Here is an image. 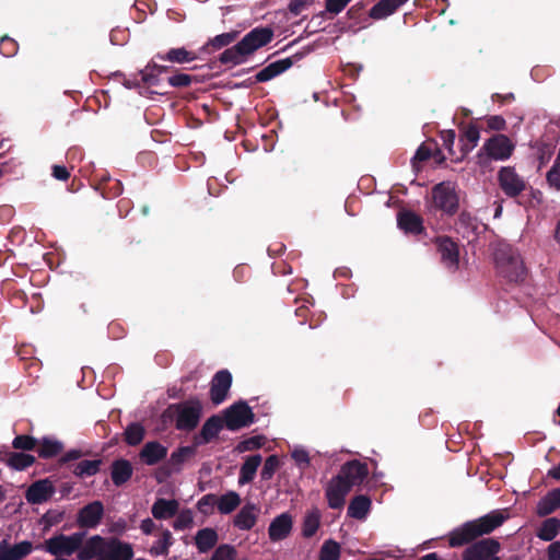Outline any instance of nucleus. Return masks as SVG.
<instances>
[{"label": "nucleus", "mask_w": 560, "mask_h": 560, "mask_svg": "<svg viewBox=\"0 0 560 560\" xmlns=\"http://www.w3.org/2000/svg\"><path fill=\"white\" fill-rule=\"evenodd\" d=\"M508 518L503 511L494 510L477 520L468 521L453 529L448 535V545L452 548L470 544L462 555L463 560H487L501 550V544L495 538H477L492 533Z\"/></svg>", "instance_id": "f257e3e1"}, {"label": "nucleus", "mask_w": 560, "mask_h": 560, "mask_svg": "<svg viewBox=\"0 0 560 560\" xmlns=\"http://www.w3.org/2000/svg\"><path fill=\"white\" fill-rule=\"evenodd\" d=\"M133 546L117 537L93 535L86 538L79 560H132Z\"/></svg>", "instance_id": "f03ea898"}, {"label": "nucleus", "mask_w": 560, "mask_h": 560, "mask_svg": "<svg viewBox=\"0 0 560 560\" xmlns=\"http://www.w3.org/2000/svg\"><path fill=\"white\" fill-rule=\"evenodd\" d=\"M275 36L270 26H257L249 31L237 44L226 48L220 56L222 65L237 66L247 60L256 50L267 46Z\"/></svg>", "instance_id": "7ed1b4c3"}, {"label": "nucleus", "mask_w": 560, "mask_h": 560, "mask_svg": "<svg viewBox=\"0 0 560 560\" xmlns=\"http://www.w3.org/2000/svg\"><path fill=\"white\" fill-rule=\"evenodd\" d=\"M202 416V404L197 398H190L186 401L168 405L161 415L163 428L175 424L178 431H194Z\"/></svg>", "instance_id": "20e7f679"}, {"label": "nucleus", "mask_w": 560, "mask_h": 560, "mask_svg": "<svg viewBox=\"0 0 560 560\" xmlns=\"http://www.w3.org/2000/svg\"><path fill=\"white\" fill-rule=\"evenodd\" d=\"M494 264L500 277L510 283H518L525 279L526 268L516 248L500 242L494 249Z\"/></svg>", "instance_id": "39448f33"}, {"label": "nucleus", "mask_w": 560, "mask_h": 560, "mask_svg": "<svg viewBox=\"0 0 560 560\" xmlns=\"http://www.w3.org/2000/svg\"><path fill=\"white\" fill-rule=\"evenodd\" d=\"M85 537L86 532L84 530L71 535L57 534L46 539L44 544L36 545L35 549L45 550L56 558L77 553L79 560V555L84 549Z\"/></svg>", "instance_id": "423d86ee"}, {"label": "nucleus", "mask_w": 560, "mask_h": 560, "mask_svg": "<svg viewBox=\"0 0 560 560\" xmlns=\"http://www.w3.org/2000/svg\"><path fill=\"white\" fill-rule=\"evenodd\" d=\"M515 149L511 139L503 135L497 133L490 137L477 153L478 163L486 166L490 161H505L511 158Z\"/></svg>", "instance_id": "0eeeda50"}, {"label": "nucleus", "mask_w": 560, "mask_h": 560, "mask_svg": "<svg viewBox=\"0 0 560 560\" xmlns=\"http://www.w3.org/2000/svg\"><path fill=\"white\" fill-rule=\"evenodd\" d=\"M434 207L447 215H454L459 208V198L451 182H442L432 188Z\"/></svg>", "instance_id": "6e6552de"}, {"label": "nucleus", "mask_w": 560, "mask_h": 560, "mask_svg": "<svg viewBox=\"0 0 560 560\" xmlns=\"http://www.w3.org/2000/svg\"><path fill=\"white\" fill-rule=\"evenodd\" d=\"M223 422L231 431L248 427L255 421V415L246 401L240 400L223 412Z\"/></svg>", "instance_id": "1a4fd4ad"}, {"label": "nucleus", "mask_w": 560, "mask_h": 560, "mask_svg": "<svg viewBox=\"0 0 560 560\" xmlns=\"http://www.w3.org/2000/svg\"><path fill=\"white\" fill-rule=\"evenodd\" d=\"M498 184L509 198L521 196L527 188V183L512 166H502L498 172Z\"/></svg>", "instance_id": "9d476101"}, {"label": "nucleus", "mask_w": 560, "mask_h": 560, "mask_svg": "<svg viewBox=\"0 0 560 560\" xmlns=\"http://www.w3.org/2000/svg\"><path fill=\"white\" fill-rule=\"evenodd\" d=\"M440 254L441 264L450 271L455 272L459 268V246L447 235L436 236L433 241Z\"/></svg>", "instance_id": "9b49d317"}, {"label": "nucleus", "mask_w": 560, "mask_h": 560, "mask_svg": "<svg viewBox=\"0 0 560 560\" xmlns=\"http://www.w3.org/2000/svg\"><path fill=\"white\" fill-rule=\"evenodd\" d=\"M293 66L291 57L273 61L258 71L255 77L248 78L245 81L236 84L237 88H250L258 82H267L280 75Z\"/></svg>", "instance_id": "f8f14e48"}, {"label": "nucleus", "mask_w": 560, "mask_h": 560, "mask_svg": "<svg viewBox=\"0 0 560 560\" xmlns=\"http://www.w3.org/2000/svg\"><path fill=\"white\" fill-rule=\"evenodd\" d=\"M351 491L350 485L335 476L327 483L325 495L328 506L334 510H340L346 503V497Z\"/></svg>", "instance_id": "ddd939ff"}, {"label": "nucleus", "mask_w": 560, "mask_h": 560, "mask_svg": "<svg viewBox=\"0 0 560 560\" xmlns=\"http://www.w3.org/2000/svg\"><path fill=\"white\" fill-rule=\"evenodd\" d=\"M104 515V505L101 501H93L81 508L77 514V525L80 528H96Z\"/></svg>", "instance_id": "4468645a"}, {"label": "nucleus", "mask_w": 560, "mask_h": 560, "mask_svg": "<svg viewBox=\"0 0 560 560\" xmlns=\"http://www.w3.org/2000/svg\"><path fill=\"white\" fill-rule=\"evenodd\" d=\"M369 475V467L365 463L358 459L346 462L338 472L343 481L350 485L352 489L354 486L361 485Z\"/></svg>", "instance_id": "2eb2a0df"}, {"label": "nucleus", "mask_w": 560, "mask_h": 560, "mask_svg": "<svg viewBox=\"0 0 560 560\" xmlns=\"http://www.w3.org/2000/svg\"><path fill=\"white\" fill-rule=\"evenodd\" d=\"M232 385V374L228 370L217 372L210 385V398L214 405L222 404Z\"/></svg>", "instance_id": "dca6fc26"}, {"label": "nucleus", "mask_w": 560, "mask_h": 560, "mask_svg": "<svg viewBox=\"0 0 560 560\" xmlns=\"http://www.w3.org/2000/svg\"><path fill=\"white\" fill-rule=\"evenodd\" d=\"M224 425L225 423L223 422V419L218 415H213L210 418H208L202 424L199 433L192 436V442L195 443V446L199 447L201 445L212 442L214 439L218 438L219 433L221 432Z\"/></svg>", "instance_id": "f3484780"}, {"label": "nucleus", "mask_w": 560, "mask_h": 560, "mask_svg": "<svg viewBox=\"0 0 560 560\" xmlns=\"http://www.w3.org/2000/svg\"><path fill=\"white\" fill-rule=\"evenodd\" d=\"M198 446H195L192 442L191 445L188 446H179L175 450L167 462V467L163 468L165 476H170L172 472H179L182 470V465L195 457L197 454Z\"/></svg>", "instance_id": "a211bd4d"}, {"label": "nucleus", "mask_w": 560, "mask_h": 560, "mask_svg": "<svg viewBox=\"0 0 560 560\" xmlns=\"http://www.w3.org/2000/svg\"><path fill=\"white\" fill-rule=\"evenodd\" d=\"M54 492V485L48 479H42L33 482L28 487L25 498L31 504H42L46 502Z\"/></svg>", "instance_id": "6ab92c4d"}, {"label": "nucleus", "mask_w": 560, "mask_h": 560, "mask_svg": "<svg viewBox=\"0 0 560 560\" xmlns=\"http://www.w3.org/2000/svg\"><path fill=\"white\" fill-rule=\"evenodd\" d=\"M35 549L28 540L9 546L5 539L0 541V560H23Z\"/></svg>", "instance_id": "aec40b11"}, {"label": "nucleus", "mask_w": 560, "mask_h": 560, "mask_svg": "<svg viewBox=\"0 0 560 560\" xmlns=\"http://www.w3.org/2000/svg\"><path fill=\"white\" fill-rule=\"evenodd\" d=\"M292 516L288 513H282L276 516L269 527L268 535L271 541H280L285 539L292 530Z\"/></svg>", "instance_id": "412c9836"}, {"label": "nucleus", "mask_w": 560, "mask_h": 560, "mask_svg": "<svg viewBox=\"0 0 560 560\" xmlns=\"http://www.w3.org/2000/svg\"><path fill=\"white\" fill-rule=\"evenodd\" d=\"M167 456V447L158 441L147 442L139 453L140 460L148 465L154 466Z\"/></svg>", "instance_id": "4be33fe9"}, {"label": "nucleus", "mask_w": 560, "mask_h": 560, "mask_svg": "<svg viewBox=\"0 0 560 560\" xmlns=\"http://www.w3.org/2000/svg\"><path fill=\"white\" fill-rule=\"evenodd\" d=\"M170 67L158 65L152 60L145 66L144 69L140 70V81L149 88H159L163 83V79L161 78V75L163 73L170 72Z\"/></svg>", "instance_id": "5701e85b"}, {"label": "nucleus", "mask_w": 560, "mask_h": 560, "mask_svg": "<svg viewBox=\"0 0 560 560\" xmlns=\"http://www.w3.org/2000/svg\"><path fill=\"white\" fill-rule=\"evenodd\" d=\"M259 509L253 504H245L235 515L233 525L240 530H250L257 522Z\"/></svg>", "instance_id": "b1692460"}, {"label": "nucleus", "mask_w": 560, "mask_h": 560, "mask_svg": "<svg viewBox=\"0 0 560 560\" xmlns=\"http://www.w3.org/2000/svg\"><path fill=\"white\" fill-rule=\"evenodd\" d=\"M399 229L406 233L420 234L424 231L422 218L413 211L402 210L397 215Z\"/></svg>", "instance_id": "393cba45"}, {"label": "nucleus", "mask_w": 560, "mask_h": 560, "mask_svg": "<svg viewBox=\"0 0 560 560\" xmlns=\"http://www.w3.org/2000/svg\"><path fill=\"white\" fill-rule=\"evenodd\" d=\"M240 35L238 31H230L209 38L199 49L200 54H212L234 43Z\"/></svg>", "instance_id": "a878e982"}, {"label": "nucleus", "mask_w": 560, "mask_h": 560, "mask_svg": "<svg viewBox=\"0 0 560 560\" xmlns=\"http://www.w3.org/2000/svg\"><path fill=\"white\" fill-rule=\"evenodd\" d=\"M155 58L162 61H168L172 63H187L195 61L198 58V54L188 50L185 47L171 48L166 52H158Z\"/></svg>", "instance_id": "bb28decb"}, {"label": "nucleus", "mask_w": 560, "mask_h": 560, "mask_svg": "<svg viewBox=\"0 0 560 560\" xmlns=\"http://www.w3.org/2000/svg\"><path fill=\"white\" fill-rule=\"evenodd\" d=\"M480 138L479 128L470 122L460 128L459 142L462 144V158L467 155L478 143Z\"/></svg>", "instance_id": "cd10ccee"}, {"label": "nucleus", "mask_w": 560, "mask_h": 560, "mask_svg": "<svg viewBox=\"0 0 560 560\" xmlns=\"http://www.w3.org/2000/svg\"><path fill=\"white\" fill-rule=\"evenodd\" d=\"M408 0H380L374 4L368 15L373 20H383L394 14L398 8L405 4Z\"/></svg>", "instance_id": "c85d7f7f"}, {"label": "nucleus", "mask_w": 560, "mask_h": 560, "mask_svg": "<svg viewBox=\"0 0 560 560\" xmlns=\"http://www.w3.org/2000/svg\"><path fill=\"white\" fill-rule=\"evenodd\" d=\"M133 469L129 460L119 458L112 463L110 477L116 487L125 485L132 476Z\"/></svg>", "instance_id": "c756f323"}, {"label": "nucleus", "mask_w": 560, "mask_h": 560, "mask_svg": "<svg viewBox=\"0 0 560 560\" xmlns=\"http://www.w3.org/2000/svg\"><path fill=\"white\" fill-rule=\"evenodd\" d=\"M262 462L260 454L247 456L240 468L238 485L244 486L250 483Z\"/></svg>", "instance_id": "7c9ffc66"}, {"label": "nucleus", "mask_w": 560, "mask_h": 560, "mask_svg": "<svg viewBox=\"0 0 560 560\" xmlns=\"http://www.w3.org/2000/svg\"><path fill=\"white\" fill-rule=\"evenodd\" d=\"M179 503L176 500L156 499L151 508V513L156 520H167L178 512Z\"/></svg>", "instance_id": "2f4dec72"}, {"label": "nucleus", "mask_w": 560, "mask_h": 560, "mask_svg": "<svg viewBox=\"0 0 560 560\" xmlns=\"http://www.w3.org/2000/svg\"><path fill=\"white\" fill-rule=\"evenodd\" d=\"M218 533L211 527L201 528L195 536V545L200 553L210 551L217 545Z\"/></svg>", "instance_id": "473e14b6"}, {"label": "nucleus", "mask_w": 560, "mask_h": 560, "mask_svg": "<svg viewBox=\"0 0 560 560\" xmlns=\"http://www.w3.org/2000/svg\"><path fill=\"white\" fill-rule=\"evenodd\" d=\"M455 229L463 238H467L469 241L471 236H476L478 220L469 212L463 211L458 217Z\"/></svg>", "instance_id": "72a5a7b5"}, {"label": "nucleus", "mask_w": 560, "mask_h": 560, "mask_svg": "<svg viewBox=\"0 0 560 560\" xmlns=\"http://www.w3.org/2000/svg\"><path fill=\"white\" fill-rule=\"evenodd\" d=\"M560 508V488L549 491L542 497L538 504L536 512L539 516H547Z\"/></svg>", "instance_id": "f704fd0d"}, {"label": "nucleus", "mask_w": 560, "mask_h": 560, "mask_svg": "<svg viewBox=\"0 0 560 560\" xmlns=\"http://www.w3.org/2000/svg\"><path fill=\"white\" fill-rule=\"evenodd\" d=\"M371 509V499L368 495H355L351 499L348 505V516L355 520L365 518Z\"/></svg>", "instance_id": "c9c22d12"}, {"label": "nucleus", "mask_w": 560, "mask_h": 560, "mask_svg": "<svg viewBox=\"0 0 560 560\" xmlns=\"http://www.w3.org/2000/svg\"><path fill=\"white\" fill-rule=\"evenodd\" d=\"M37 445L38 456L44 459L56 457L63 451L62 442L48 436H44Z\"/></svg>", "instance_id": "e433bc0d"}, {"label": "nucleus", "mask_w": 560, "mask_h": 560, "mask_svg": "<svg viewBox=\"0 0 560 560\" xmlns=\"http://www.w3.org/2000/svg\"><path fill=\"white\" fill-rule=\"evenodd\" d=\"M560 532V520L557 517H549L545 520L538 532L537 537L544 541H551Z\"/></svg>", "instance_id": "4c0bfd02"}, {"label": "nucleus", "mask_w": 560, "mask_h": 560, "mask_svg": "<svg viewBox=\"0 0 560 560\" xmlns=\"http://www.w3.org/2000/svg\"><path fill=\"white\" fill-rule=\"evenodd\" d=\"M241 504V497L235 491H229L218 497L217 508L221 514H230Z\"/></svg>", "instance_id": "58836bf2"}, {"label": "nucleus", "mask_w": 560, "mask_h": 560, "mask_svg": "<svg viewBox=\"0 0 560 560\" xmlns=\"http://www.w3.org/2000/svg\"><path fill=\"white\" fill-rule=\"evenodd\" d=\"M101 465V459H83L73 465L72 472L80 478L91 477L100 471Z\"/></svg>", "instance_id": "ea45409f"}, {"label": "nucleus", "mask_w": 560, "mask_h": 560, "mask_svg": "<svg viewBox=\"0 0 560 560\" xmlns=\"http://www.w3.org/2000/svg\"><path fill=\"white\" fill-rule=\"evenodd\" d=\"M320 525V513L317 509H314L313 511L308 512L302 524V535L305 538L313 537L316 532L318 530Z\"/></svg>", "instance_id": "a19ab883"}, {"label": "nucleus", "mask_w": 560, "mask_h": 560, "mask_svg": "<svg viewBox=\"0 0 560 560\" xmlns=\"http://www.w3.org/2000/svg\"><path fill=\"white\" fill-rule=\"evenodd\" d=\"M144 435L145 430L143 425L139 422H132L125 429L124 441L130 446H136L143 441Z\"/></svg>", "instance_id": "79ce46f5"}, {"label": "nucleus", "mask_w": 560, "mask_h": 560, "mask_svg": "<svg viewBox=\"0 0 560 560\" xmlns=\"http://www.w3.org/2000/svg\"><path fill=\"white\" fill-rule=\"evenodd\" d=\"M173 542L172 533L168 529H164L161 538L151 547L150 553L153 556H167Z\"/></svg>", "instance_id": "37998d69"}, {"label": "nucleus", "mask_w": 560, "mask_h": 560, "mask_svg": "<svg viewBox=\"0 0 560 560\" xmlns=\"http://www.w3.org/2000/svg\"><path fill=\"white\" fill-rule=\"evenodd\" d=\"M35 463V457L25 453H11L8 465L16 470H24Z\"/></svg>", "instance_id": "c03bdc74"}, {"label": "nucleus", "mask_w": 560, "mask_h": 560, "mask_svg": "<svg viewBox=\"0 0 560 560\" xmlns=\"http://www.w3.org/2000/svg\"><path fill=\"white\" fill-rule=\"evenodd\" d=\"M340 550V545L336 540L327 539L320 547L319 560H339Z\"/></svg>", "instance_id": "a18cd8bd"}, {"label": "nucleus", "mask_w": 560, "mask_h": 560, "mask_svg": "<svg viewBox=\"0 0 560 560\" xmlns=\"http://www.w3.org/2000/svg\"><path fill=\"white\" fill-rule=\"evenodd\" d=\"M368 5L366 0H361L350 7L347 11V16L354 21L355 24H363L368 21L369 15L365 13V8Z\"/></svg>", "instance_id": "49530a36"}, {"label": "nucleus", "mask_w": 560, "mask_h": 560, "mask_svg": "<svg viewBox=\"0 0 560 560\" xmlns=\"http://www.w3.org/2000/svg\"><path fill=\"white\" fill-rule=\"evenodd\" d=\"M280 467V459L277 455H270L266 458L262 469L260 471L261 480L268 481L270 480L277 469Z\"/></svg>", "instance_id": "de8ad7c7"}, {"label": "nucleus", "mask_w": 560, "mask_h": 560, "mask_svg": "<svg viewBox=\"0 0 560 560\" xmlns=\"http://www.w3.org/2000/svg\"><path fill=\"white\" fill-rule=\"evenodd\" d=\"M237 559V550L234 546L229 544H222L218 546L212 553L210 560H236Z\"/></svg>", "instance_id": "09e8293b"}, {"label": "nucleus", "mask_w": 560, "mask_h": 560, "mask_svg": "<svg viewBox=\"0 0 560 560\" xmlns=\"http://www.w3.org/2000/svg\"><path fill=\"white\" fill-rule=\"evenodd\" d=\"M218 495L208 493L199 499L197 502L198 511L203 515H211L217 506Z\"/></svg>", "instance_id": "8fccbe9b"}, {"label": "nucleus", "mask_w": 560, "mask_h": 560, "mask_svg": "<svg viewBox=\"0 0 560 560\" xmlns=\"http://www.w3.org/2000/svg\"><path fill=\"white\" fill-rule=\"evenodd\" d=\"M265 440L266 439L262 435L247 438L237 444L236 451L240 453H244L258 450L265 444Z\"/></svg>", "instance_id": "3c124183"}, {"label": "nucleus", "mask_w": 560, "mask_h": 560, "mask_svg": "<svg viewBox=\"0 0 560 560\" xmlns=\"http://www.w3.org/2000/svg\"><path fill=\"white\" fill-rule=\"evenodd\" d=\"M65 517L63 511L48 510L39 520L44 525V530H48L51 526L59 524Z\"/></svg>", "instance_id": "603ef678"}, {"label": "nucleus", "mask_w": 560, "mask_h": 560, "mask_svg": "<svg viewBox=\"0 0 560 560\" xmlns=\"http://www.w3.org/2000/svg\"><path fill=\"white\" fill-rule=\"evenodd\" d=\"M167 83L172 88H188L196 80V77L187 73H175L166 79Z\"/></svg>", "instance_id": "864d4df0"}, {"label": "nucleus", "mask_w": 560, "mask_h": 560, "mask_svg": "<svg viewBox=\"0 0 560 560\" xmlns=\"http://www.w3.org/2000/svg\"><path fill=\"white\" fill-rule=\"evenodd\" d=\"M38 441L31 435H16L12 442V446L16 450L33 451L37 446Z\"/></svg>", "instance_id": "5fc2aeb1"}, {"label": "nucleus", "mask_w": 560, "mask_h": 560, "mask_svg": "<svg viewBox=\"0 0 560 560\" xmlns=\"http://www.w3.org/2000/svg\"><path fill=\"white\" fill-rule=\"evenodd\" d=\"M192 524V514L190 510H184L182 511L176 520L173 522V528L175 530H183Z\"/></svg>", "instance_id": "6e6d98bb"}, {"label": "nucleus", "mask_w": 560, "mask_h": 560, "mask_svg": "<svg viewBox=\"0 0 560 560\" xmlns=\"http://www.w3.org/2000/svg\"><path fill=\"white\" fill-rule=\"evenodd\" d=\"M352 0H325V10L330 15L341 13Z\"/></svg>", "instance_id": "4d7b16f0"}, {"label": "nucleus", "mask_w": 560, "mask_h": 560, "mask_svg": "<svg viewBox=\"0 0 560 560\" xmlns=\"http://www.w3.org/2000/svg\"><path fill=\"white\" fill-rule=\"evenodd\" d=\"M18 49H19V46L14 39H12L8 36H4L1 38L0 50L4 56H7V57L14 56L18 52Z\"/></svg>", "instance_id": "13d9d810"}, {"label": "nucleus", "mask_w": 560, "mask_h": 560, "mask_svg": "<svg viewBox=\"0 0 560 560\" xmlns=\"http://www.w3.org/2000/svg\"><path fill=\"white\" fill-rule=\"evenodd\" d=\"M546 178L551 187L560 190V163H553L552 167L547 172Z\"/></svg>", "instance_id": "bf43d9fd"}, {"label": "nucleus", "mask_w": 560, "mask_h": 560, "mask_svg": "<svg viewBox=\"0 0 560 560\" xmlns=\"http://www.w3.org/2000/svg\"><path fill=\"white\" fill-rule=\"evenodd\" d=\"M314 0H290L289 10L294 15H300Z\"/></svg>", "instance_id": "052dcab7"}, {"label": "nucleus", "mask_w": 560, "mask_h": 560, "mask_svg": "<svg viewBox=\"0 0 560 560\" xmlns=\"http://www.w3.org/2000/svg\"><path fill=\"white\" fill-rule=\"evenodd\" d=\"M487 127L490 130L501 131L506 128V121L502 116L493 115L487 118Z\"/></svg>", "instance_id": "680f3d73"}, {"label": "nucleus", "mask_w": 560, "mask_h": 560, "mask_svg": "<svg viewBox=\"0 0 560 560\" xmlns=\"http://www.w3.org/2000/svg\"><path fill=\"white\" fill-rule=\"evenodd\" d=\"M441 138H442V141H443L444 148L447 149L450 151V153H452L453 152V145H454L455 138H456L455 131L452 130V129L443 130L441 132Z\"/></svg>", "instance_id": "e2e57ef3"}, {"label": "nucleus", "mask_w": 560, "mask_h": 560, "mask_svg": "<svg viewBox=\"0 0 560 560\" xmlns=\"http://www.w3.org/2000/svg\"><path fill=\"white\" fill-rule=\"evenodd\" d=\"M432 155V150L425 144H421L413 156L415 162H424L428 161Z\"/></svg>", "instance_id": "0e129e2a"}, {"label": "nucleus", "mask_w": 560, "mask_h": 560, "mask_svg": "<svg viewBox=\"0 0 560 560\" xmlns=\"http://www.w3.org/2000/svg\"><path fill=\"white\" fill-rule=\"evenodd\" d=\"M51 171L52 176L58 180L66 182L70 177V172L63 165H52Z\"/></svg>", "instance_id": "69168bd1"}, {"label": "nucleus", "mask_w": 560, "mask_h": 560, "mask_svg": "<svg viewBox=\"0 0 560 560\" xmlns=\"http://www.w3.org/2000/svg\"><path fill=\"white\" fill-rule=\"evenodd\" d=\"M291 456L298 465L307 466L310 464L308 453L304 450H294Z\"/></svg>", "instance_id": "338daca9"}, {"label": "nucleus", "mask_w": 560, "mask_h": 560, "mask_svg": "<svg viewBox=\"0 0 560 560\" xmlns=\"http://www.w3.org/2000/svg\"><path fill=\"white\" fill-rule=\"evenodd\" d=\"M549 560H560V540L551 542L547 548Z\"/></svg>", "instance_id": "774afa93"}]
</instances>
